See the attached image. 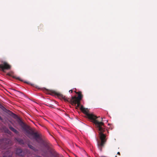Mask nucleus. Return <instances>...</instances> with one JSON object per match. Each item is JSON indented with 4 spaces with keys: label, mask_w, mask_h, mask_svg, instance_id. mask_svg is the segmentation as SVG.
I'll return each mask as SVG.
<instances>
[{
    "label": "nucleus",
    "mask_w": 157,
    "mask_h": 157,
    "mask_svg": "<svg viewBox=\"0 0 157 157\" xmlns=\"http://www.w3.org/2000/svg\"><path fill=\"white\" fill-rule=\"evenodd\" d=\"M49 106L50 107H52V108H53V107L52 106V105H49Z\"/></svg>",
    "instance_id": "nucleus-15"
},
{
    "label": "nucleus",
    "mask_w": 157,
    "mask_h": 157,
    "mask_svg": "<svg viewBox=\"0 0 157 157\" xmlns=\"http://www.w3.org/2000/svg\"><path fill=\"white\" fill-rule=\"evenodd\" d=\"M19 120L20 125L25 131V134L27 137L30 139H35L36 141L40 139L39 134L37 132H34L32 130L29 128V126L25 124L19 118Z\"/></svg>",
    "instance_id": "nucleus-2"
},
{
    "label": "nucleus",
    "mask_w": 157,
    "mask_h": 157,
    "mask_svg": "<svg viewBox=\"0 0 157 157\" xmlns=\"http://www.w3.org/2000/svg\"><path fill=\"white\" fill-rule=\"evenodd\" d=\"M12 155V153L10 151H6L4 154L3 156L5 157H10Z\"/></svg>",
    "instance_id": "nucleus-8"
},
{
    "label": "nucleus",
    "mask_w": 157,
    "mask_h": 157,
    "mask_svg": "<svg viewBox=\"0 0 157 157\" xmlns=\"http://www.w3.org/2000/svg\"><path fill=\"white\" fill-rule=\"evenodd\" d=\"M28 146L29 147V148H30L34 150V147L31 145H29Z\"/></svg>",
    "instance_id": "nucleus-12"
},
{
    "label": "nucleus",
    "mask_w": 157,
    "mask_h": 157,
    "mask_svg": "<svg viewBox=\"0 0 157 157\" xmlns=\"http://www.w3.org/2000/svg\"><path fill=\"white\" fill-rule=\"evenodd\" d=\"M76 94H78V96L76 97L75 96L72 97L71 101L73 103L77 104V106L78 107L80 104V101L82 98V96L80 92H76Z\"/></svg>",
    "instance_id": "nucleus-3"
},
{
    "label": "nucleus",
    "mask_w": 157,
    "mask_h": 157,
    "mask_svg": "<svg viewBox=\"0 0 157 157\" xmlns=\"http://www.w3.org/2000/svg\"><path fill=\"white\" fill-rule=\"evenodd\" d=\"M11 143L10 140L7 138H4L0 139V147H1L2 145L4 144L6 145H9Z\"/></svg>",
    "instance_id": "nucleus-4"
},
{
    "label": "nucleus",
    "mask_w": 157,
    "mask_h": 157,
    "mask_svg": "<svg viewBox=\"0 0 157 157\" xmlns=\"http://www.w3.org/2000/svg\"><path fill=\"white\" fill-rule=\"evenodd\" d=\"M73 92V91L72 90H69V92L70 93H71Z\"/></svg>",
    "instance_id": "nucleus-14"
},
{
    "label": "nucleus",
    "mask_w": 157,
    "mask_h": 157,
    "mask_svg": "<svg viewBox=\"0 0 157 157\" xmlns=\"http://www.w3.org/2000/svg\"><path fill=\"white\" fill-rule=\"evenodd\" d=\"M5 132H7L8 134H10L11 133L10 131L8 129H6L5 130Z\"/></svg>",
    "instance_id": "nucleus-13"
},
{
    "label": "nucleus",
    "mask_w": 157,
    "mask_h": 157,
    "mask_svg": "<svg viewBox=\"0 0 157 157\" xmlns=\"http://www.w3.org/2000/svg\"><path fill=\"white\" fill-rule=\"evenodd\" d=\"M10 129L14 133L16 134H17L18 133V132L17 130L16 129L10 126L9 127Z\"/></svg>",
    "instance_id": "nucleus-9"
},
{
    "label": "nucleus",
    "mask_w": 157,
    "mask_h": 157,
    "mask_svg": "<svg viewBox=\"0 0 157 157\" xmlns=\"http://www.w3.org/2000/svg\"><path fill=\"white\" fill-rule=\"evenodd\" d=\"M100 119L101 121H102V118H101Z\"/></svg>",
    "instance_id": "nucleus-18"
},
{
    "label": "nucleus",
    "mask_w": 157,
    "mask_h": 157,
    "mask_svg": "<svg viewBox=\"0 0 157 157\" xmlns=\"http://www.w3.org/2000/svg\"><path fill=\"white\" fill-rule=\"evenodd\" d=\"M80 109L85 113L88 118L90 121L94 123L98 131L101 141H98L97 145L99 149L101 151L102 147L106 141V136L105 134L103 133L106 130L105 127L103 122L100 121L99 118L92 113H89L86 109L82 105L80 107Z\"/></svg>",
    "instance_id": "nucleus-1"
},
{
    "label": "nucleus",
    "mask_w": 157,
    "mask_h": 157,
    "mask_svg": "<svg viewBox=\"0 0 157 157\" xmlns=\"http://www.w3.org/2000/svg\"><path fill=\"white\" fill-rule=\"evenodd\" d=\"M10 68V65L6 63L0 64V70L4 71L5 69H8Z\"/></svg>",
    "instance_id": "nucleus-5"
},
{
    "label": "nucleus",
    "mask_w": 157,
    "mask_h": 157,
    "mask_svg": "<svg viewBox=\"0 0 157 157\" xmlns=\"http://www.w3.org/2000/svg\"><path fill=\"white\" fill-rule=\"evenodd\" d=\"M16 154L18 155L23 156L25 155V153L20 149H17L16 151Z\"/></svg>",
    "instance_id": "nucleus-6"
},
{
    "label": "nucleus",
    "mask_w": 157,
    "mask_h": 157,
    "mask_svg": "<svg viewBox=\"0 0 157 157\" xmlns=\"http://www.w3.org/2000/svg\"><path fill=\"white\" fill-rule=\"evenodd\" d=\"M16 140L21 144H24V141L22 139L17 138L16 139Z\"/></svg>",
    "instance_id": "nucleus-10"
},
{
    "label": "nucleus",
    "mask_w": 157,
    "mask_h": 157,
    "mask_svg": "<svg viewBox=\"0 0 157 157\" xmlns=\"http://www.w3.org/2000/svg\"><path fill=\"white\" fill-rule=\"evenodd\" d=\"M117 154H118L120 155V153L119 152H117Z\"/></svg>",
    "instance_id": "nucleus-19"
},
{
    "label": "nucleus",
    "mask_w": 157,
    "mask_h": 157,
    "mask_svg": "<svg viewBox=\"0 0 157 157\" xmlns=\"http://www.w3.org/2000/svg\"><path fill=\"white\" fill-rule=\"evenodd\" d=\"M57 95L59 98L63 99L65 101H68L67 98L62 94L60 93H57Z\"/></svg>",
    "instance_id": "nucleus-7"
},
{
    "label": "nucleus",
    "mask_w": 157,
    "mask_h": 157,
    "mask_svg": "<svg viewBox=\"0 0 157 157\" xmlns=\"http://www.w3.org/2000/svg\"><path fill=\"white\" fill-rule=\"evenodd\" d=\"M45 105L47 106H49V105H47V104H45Z\"/></svg>",
    "instance_id": "nucleus-20"
},
{
    "label": "nucleus",
    "mask_w": 157,
    "mask_h": 157,
    "mask_svg": "<svg viewBox=\"0 0 157 157\" xmlns=\"http://www.w3.org/2000/svg\"><path fill=\"white\" fill-rule=\"evenodd\" d=\"M3 120L2 118V117L0 116V120Z\"/></svg>",
    "instance_id": "nucleus-16"
},
{
    "label": "nucleus",
    "mask_w": 157,
    "mask_h": 157,
    "mask_svg": "<svg viewBox=\"0 0 157 157\" xmlns=\"http://www.w3.org/2000/svg\"><path fill=\"white\" fill-rule=\"evenodd\" d=\"M0 108L3 110H4V109H6L5 107H4L0 103Z\"/></svg>",
    "instance_id": "nucleus-11"
},
{
    "label": "nucleus",
    "mask_w": 157,
    "mask_h": 157,
    "mask_svg": "<svg viewBox=\"0 0 157 157\" xmlns=\"http://www.w3.org/2000/svg\"><path fill=\"white\" fill-rule=\"evenodd\" d=\"M16 79L20 80V78L18 77L16 78Z\"/></svg>",
    "instance_id": "nucleus-17"
}]
</instances>
